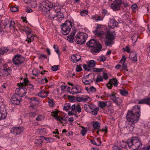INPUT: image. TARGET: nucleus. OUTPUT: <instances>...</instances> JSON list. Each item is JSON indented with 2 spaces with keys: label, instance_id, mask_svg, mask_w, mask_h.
Segmentation results:
<instances>
[{
  "label": "nucleus",
  "instance_id": "1",
  "mask_svg": "<svg viewBox=\"0 0 150 150\" xmlns=\"http://www.w3.org/2000/svg\"><path fill=\"white\" fill-rule=\"evenodd\" d=\"M140 106L136 105L132 110L128 111L126 118L127 122L126 124V128L129 131H132L134 129V123L138 121L140 116Z\"/></svg>",
  "mask_w": 150,
  "mask_h": 150
},
{
  "label": "nucleus",
  "instance_id": "2",
  "mask_svg": "<svg viewBox=\"0 0 150 150\" xmlns=\"http://www.w3.org/2000/svg\"><path fill=\"white\" fill-rule=\"evenodd\" d=\"M126 144L131 150L140 148L142 145L140 139L137 137H133L131 139H128L126 142L123 141L121 144V147L125 148L127 146Z\"/></svg>",
  "mask_w": 150,
  "mask_h": 150
},
{
  "label": "nucleus",
  "instance_id": "3",
  "mask_svg": "<svg viewBox=\"0 0 150 150\" xmlns=\"http://www.w3.org/2000/svg\"><path fill=\"white\" fill-rule=\"evenodd\" d=\"M87 45L89 47L93 48L91 51L93 54L99 52L102 48L101 45L94 39L90 40L87 43Z\"/></svg>",
  "mask_w": 150,
  "mask_h": 150
},
{
  "label": "nucleus",
  "instance_id": "4",
  "mask_svg": "<svg viewBox=\"0 0 150 150\" xmlns=\"http://www.w3.org/2000/svg\"><path fill=\"white\" fill-rule=\"evenodd\" d=\"M115 37V33L114 31H110L109 30L107 31L105 34V44L106 46H110L113 44V41Z\"/></svg>",
  "mask_w": 150,
  "mask_h": 150
},
{
  "label": "nucleus",
  "instance_id": "5",
  "mask_svg": "<svg viewBox=\"0 0 150 150\" xmlns=\"http://www.w3.org/2000/svg\"><path fill=\"white\" fill-rule=\"evenodd\" d=\"M73 23L70 21H66L61 25V32L64 35H67L70 32Z\"/></svg>",
  "mask_w": 150,
  "mask_h": 150
},
{
  "label": "nucleus",
  "instance_id": "6",
  "mask_svg": "<svg viewBox=\"0 0 150 150\" xmlns=\"http://www.w3.org/2000/svg\"><path fill=\"white\" fill-rule=\"evenodd\" d=\"M86 35L83 32L78 33L74 38L76 42L78 44H82L85 42Z\"/></svg>",
  "mask_w": 150,
  "mask_h": 150
},
{
  "label": "nucleus",
  "instance_id": "7",
  "mask_svg": "<svg viewBox=\"0 0 150 150\" xmlns=\"http://www.w3.org/2000/svg\"><path fill=\"white\" fill-rule=\"evenodd\" d=\"M53 6V5L51 2H46L43 1L39 6L40 9L44 12L49 11L51 8Z\"/></svg>",
  "mask_w": 150,
  "mask_h": 150
},
{
  "label": "nucleus",
  "instance_id": "8",
  "mask_svg": "<svg viewBox=\"0 0 150 150\" xmlns=\"http://www.w3.org/2000/svg\"><path fill=\"white\" fill-rule=\"evenodd\" d=\"M22 83H21V90L20 91V95H22L21 96V97L25 96L26 93V91H27V86H25L24 85H27L28 84V82H29L28 80L26 78L24 79Z\"/></svg>",
  "mask_w": 150,
  "mask_h": 150
},
{
  "label": "nucleus",
  "instance_id": "9",
  "mask_svg": "<svg viewBox=\"0 0 150 150\" xmlns=\"http://www.w3.org/2000/svg\"><path fill=\"white\" fill-rule=\"evenodd\" d=\"M7 106L4 105H2L0 107V120L4 119L7 115V113L10 114L11 112L13 111V109H12L11 112H7L6 110Z\"/></svg>",
  "mask_w": 150,
  "mask_h": 150
},
{
  "label": "nucleus",
  "instance_id": "10",
  "mask_svg": "<svg viewBox=\"0 0 150 150\" xmlns=\"http://www.w3.org/2000/svg\"><path fill=\"white\" fill-rule=\"evenodd\" d=\"M24 59V58L21 55H17L14 56L13 61V64L16 66H17L21 64Z\"/></svg>",
  "mask_w": 150,
  "mask_h": 150
},
{
  "label": "nucleus",
  "instance_id": "11",
  "mask_svg": "<svg viewBox=\"0 0 150 150\" xmlns=\"http://www.w3.org/2000/svg\"><path fill=\"white\" fill-rule=\"evenodd\" d=\"M122 4V0H115L111 4V7L114 11L118 10Z\"/></svg>",
  "mask_w": 150,
  "mask_h": 150
},
{
  "label": "nucleus",
  "instance_id": "12",
  "mask_svg": "<svg viewBox=\"0 0 150 150\" xmlns=\"http://www.w3.org/2000/svg\"><path fill=\"white\" fill-rule=\"evenodd\" d=\"M21 97L17 94L13 95L11 100V103L14 104L18 105L20 103Z\"/></svg>",
  "mask_w": 150,
  "mask_h": 150
},
{
  "label": "nucleus",
  "instance_id": "13",
  "mask_svg": "<svg viewBox=\"0 0 150 150\" xmlns=\"http://www.w3.org/2000/svg\"><path fill=\"white\" fill-rule=\"evenodd\" d=\"M108 96L110 97L111 99L116 103L117 106H120L122 103V100L120 98L116 97L115 95L113 94H109Z\"/></svg>",
  "mask_w": 150,
  "mask_h": 150
},
{
  "label": "nucleus",
  "instance_id": "14",
  "mask_svg": "<svg viewBox=\"0 0 150 150\" xmlns=\"http://www.w3.org/2000/svg\"><path fill=\"white\" fill-rule=\"evenodd\" d=\"M23 130L24 129L23 127H13L11 129V132L15 135H18L21 133Z\"/></svg>",
  "mask_w": 150,
  "mask_h": 150
},
{
  "label": "nucleus",
  "instance_id": "15",
  "mask_svg": "<svg viewBox=\"0 0 150 150\" xmlns=\"http://www.w3.org/2000/svg\"><path fill=\"white\" fill-rule=\"evenodd\" d=\"M129 58L133 62L135 63L137 61V54L136 52H131L129 54Z\"/></svg>",
  "mask_w": 150,
  "mask_h": 150
},
{
  "label": "nucleus",
  "instance_id": "16",
  "mask_svg": "<svg viewBox=\"0 0 150 150\" xmlns=\"http://www.w3.org/2000/svg\"><path fill=\"white\" fill-rule=\"evenodd\" d=\"M81 88L80 86H76L73 87L71 89V93L73 94L81 93Z\"/></svg>",
  "mask_w": 150,
  "mask_h": 150
},
{
  "label": "nucleus",
  "instance_id": "17",
  "mask_svg": "<svg viewBox=\"0 0 150 150\" xmlns=\"http://www.w3.org/2000/svg\"><path fill=\"white\" fill-rule=\"evenodd\" d=\"M20 30L21 32H24L26 33L27 36L29 35H30L32 33L31 29L28 27H24L22 26L20 28Z\"/></svg>",
  "mask_w": 150,
  "mask_h": 150
},
{
  "label": "nucleus",
  "instance_id": "18",
  "mask_svg": "<svg viewBox=\"0 0 150 150\" xmlns=\"http://www.w3.org/2000/svg\"><path fill=\"white\" fill-rule=\"evenodd\" d=\"M55 12L57 13V14L54 19L57 20L59 23H60L62 19L64 18V15L62 13L60 12V11Z\"/></svg>",
  "mask_w": 150,
  "mask_h": 150
},
{
  "label": "nucleus",
  "instance_id": "19",
  "mask_svg": "<svg viewBox=\"0 0 150 150\" xmlns=\"http://www.w3.org/2000/svg\"><path fill=\"white\" fill-rule=\"evenodd\" d=\"M71 59L73 62L76 63L81 60V56L78 54L73 55L71 56Z\"/></svg>",
  "mask_w": 150,
  "mask_h": 150
},
{
  "label": "nucleus",
  "instance_id": "20",
  "mask_svg": "<svg viewBox=\"0 0 150 150\" xmlns=\"http://www.w3.org/2000/svg\"><path fill=\"white\" fill-rule=\"evenodd\" d=\"M58 113V112L57 111H53L52 112V115L54 117V119L60 121V122L62 123V121L63 120V118L61 117H58L57 115Z\"/></svg>",
  "mask_w": 150,
  "mask_h": 150
},
{
  "label": "nucleus",
  "instance_id": "21",
  "mask_svg": "<svg viewBox=\"0 0 150 150\" xmlns=\"http://www.w3.org/2000/svg\"><path fill=\"white\" fill-rule=\"evenodd\" d=\"M118 25V22L114 18L111 19L110 21L109 27L110 28H113Z\"/></svg>",
  "mask_w": 150,
  "mask_h": 150
},
{
  "label": "nucleus",
  "instance_id": "22",
  "mask_svg": "<svg viewBox=\"0 0 150 150\" xmlns=\"http://www.w3.org/2000/svg\"><path fill=\"white\" fill-rule=\"evenodd\" d=\"M99 26H98L96 28V30L94 31V33L96 35L100 38H102L103 35H104V33L102 31H100L98 30Z\"/></svg>",
  "mask_w": 150,
  "mask_h": 150
},
{
  "label": "nucleus",
  "instance_id": "23",
  "mask_svg": "<svg viewBox=\"0 0 150 150\" xmlns=\"http://www.w3.org/2000/svg\"><path fill=\"white\" fill-rule=\"evenodd\" d=\"M76 32V30H74L71 32L70 35L68 36L67 39L70 42H72L73 41L74 36Z\"/></svg>",
  "mask_w": 150,
  "mask_h": 150
},
{
  "label": "nucleus",
  "instance_id": "24",
  "mask_svg": "<svg viewBox=\"0 0 150 150\" xmlns=\"http://www.w3.org/2000/svg\"><path fill=\"white\" fill-rule=\"evenodd\" d=\"M138 103L139 104L145 103L150 105V97L139 101Z\"/></svg>",
  "mask_w": 150,
  "mask_h": 150
},
{
  "label": "nucleus",
  "instance_id": "25",
  "mask_svg": "<svg viewBox=\"0 0 150 150\" xmlns=\"http://www.w3.org/2000/svg\"><path fill=\"white\" fill-rule=\"evenodd\" d=\"M49 92L48 91L42 90L38 94V96L41 97L45 98L47 96Z\"/></svg>",
  "mask_w": 150,
  "mask_h": 150
},
{
  "label": "nucleus",
  "instance_id": "26",
  "mask_svg": "<svg viewBox=\"0 0 150 150\" xmlns=\"http://www.w3.org/2000/svg\"><path fill=\"white\" fill-rule=\"evenodd\" d=\"M35 36L33 34L29 35L27 36V39L26 41L28 42V43H30L33 41L34 39Z\"/></svg>",
  "mask_w": 150,
  "mask_h": 150
},
{
  "label": "nucleus",
  "instance_id": "27",
  "mask_svg": "<svg viewBox=\"0 0 150 150\" xmlns=\"http://www.w3.org/2000/svg\"><path fill=\"white\" fill-rule=\"evenodd\" d=\"M96 141L95 140H91V142L93 144L97 146H100L101 143V141L98 138H96Z\"/></svg>",
  "mask_w": 150,
  "mask_h": 150
},
{
  "label": "nucleus",
  "instance_id": "28",
  "mask_svg": "<svg viewBox=\"0 0 150 150\" xmlns=\"http://www.w3.org/2000/svg\"><path fill=\"white\" fill-rule=\"evenodd\" d=\"M53 9V11H54V12H58L60 11L61 7L60 6H59L58 3H56L54 4Z\"/></svg>",
  "mask_w": 150,
  "mask_h": 150
},
{
  "label": "nucleus",
  "instance_id": "29",
  "mask_svg": "<svg viewBox=\"0 0 150 150\" xmlns=\"http://www.w3.org/2000/svg\"><path fill=\"white\" fill-rule=\"evenodd\" d=\"M91 100V98L87 96H83L82 102L88 103Z\"/></svg>",
  "mask_w": 150,
  "mask_h": 150
},
{
  "label": "nucleus",
  "instance_id": "30",
  "mask_svg": "<svg viewBox=\"0 0 150 150\" xmlns=\"http://www.w3.org/2000/svg\"><path fill=\"white\" fill-rule=\"evenodd\" d=\"M109 81L112 83V85L116 87L118 84V81L115 78H114L112 79H110Z\"/></svg>",
  "mask_w": 150,
  "mask_h": 150
},
{
  "label": "nucleus",
  "instance_id": "31",
  "mask_svg": "<svg viewBox=\"0 0 150 150\" xmlns=\"http://www.w3.org/2000/svg\"><path fill=\"white\" fill-rule=\"evenodd\" d=\"M8 50V49L6 47H5L0 49V55L4 54Z\"/></svg>",
  "mask_w": 150,
  "mask_h": 150
},
{
  "label": "nucleus",
  "instance_id": "32",
  "mask_svg": "<svg viewBox=\"0 0 150 150\" xmlns=\"http://www.w3.org/2000/svg\"><path fill=\"white\" fill-rule=\"evenodd\" d=\"M93 126L94 129H99L100 127V124L99 122H96L93 123Z\"/></svg>",
  "mask_w": 150,
  "mask_h": 150
},
{
  "label": "nucleus",
  "instance_id": "33",
  "mask_svg": "<svg viewBox=\"0 0 150 150\" xmlns=\"http://www.w3.org/2000/svg\"><path fill=\"white\" fill-rule=\"evenodd\" d=\"M107 102L102 101L99 102V105L101 108H103L107 106Z\"/></svg>",
  "mask_w": 150,
  "mask_h": 150
},
{
  "label": "nucleus",
  "instance_id": "34",
  "mask_svg": "<svg viewBox=\"0 0 150 150\" xmlns=\"http://www.w3.org/2000/svg\"><path fill=\"white\" fill-rule=\"evenodd\" d=\"M4 71L7 74L10 75L11 74L12 71L10 67H8L7 69H4Z\"/></svg>",
  "mask_w": 150,
  "mask_h": 150
},
{
  "label": "nucleus",
  "instance_id": "35",
  "mask_svg": "<svg viewBox=\"0 0 150 150\" xmlns=\"http://www.w3.org/2000/svg\"><path fill=\"white\" fill-rule=\"evenodd\" d=\"M120 93L121 95L123 96H126L128 93L127 91L124 89L120 90Z\"/></svg>",
  "mask_w": 150,
  "mask_h": 150
},
{
  "label": "nucleus",
  "instance_id": "36",
  "mask_svg": "<svg viewBox=\"0 0 150 150\" xmlns=\"http://www.w3.org/2000/svg\"><path fill=\"white\" fill-rule=\"evenodd\" d=\"M95 61L94 60H90L88 62V65L90 67V68L91 67H93L95 66Z\"/></svg>",
  "mask_w": 150,
  "mask_h": 150
},
{
  "label": "nucleus",
  "instance_id": "37",
  "mask_svg": "<svg viewBox=\"0 0 150 150\" xmlns=\"http://www.w3.org/2000/svg\"><path fill=\"white\" fill-rule=\"evenodd\" d=\"M42 137L47 143L52 142L54 141V139L52 138H46L44 137Z\"/></svg>",
  "mask_w": 150,
  "mask_h": 150
},
{
  "label": "nucleus",
  "instance_id": "38",
  "mask_svg": "<svg viewBox=\"0 0 150 150\" xmlns=\"http://www.w3.org/2000/svg\"><path fill=\"white\" fill-rule=\"evenodd\" d=\"M28 84L26 85H24L25 86H27V88H29L30 90L32 91L33 90V85L29 83V82H28Z\"/></svg>",
  "mask_w": 150,
  "mask_h": 150
},
{
  "label": "nucleus",
  "instance_id": "39",
  "mask_svg": "<svg viewBox=\"0 0 150 150\" xmlns=\"http://www.w3.org/2000/svg\"><path fill=\"white\" fill-rule=\"evenodd\" d=\"M47 16L49 19H51V20H54L55 18V16L54 15L52 12H51L49 15H47Z\"/></svg>",
  "mask_w": 150,
  "mask_h": 150
},
{
  "label": "nucleus",
  "instance_id": "40",
  "mask_svg": "<svg viewBox=\"0 0 150 150\" xmlns=\"http://www.w3.org/2000/svg\"><path fill=\"white\" fill-rule=\"evenodd\" d=\"M42 141L40 139H38L35 140V143L38 146H41Z\"/></svg>",
  "mask_w": 150,
  "mask_h": 150
},
{
  "label": "nucleus",
  "instance_id": "41",
  "mask_svg": "<svg viewBox=\"0 0 150 150\" xmlns=\"http://www.w3.org/2000/svg\"><path fill=\"white\" fill-rule=\"evenodd\" d=\"M99 108H97L93 109V110L91 111V114L93 115H96L98 114V111L99 110Z\"/></svg>",
  "mask_w": 150,
  "mask_h": 150
},
{
  "label": "nucleus",
  "instance_id": "42",
  "mask_svg": "<svg viewBox=\"0 0 150 150\" xmlns=\"http://www.w3.org/2000/svg\"><path fill=\"white\" fill-rule=\"evenodd\" d=\"M66 105L63 108V109L65 110H68L71 108L70 104L69 103L66 104Z\"/></svg>",
  "mask_w": 150,
  "mask_h": 150
},
{
  "label": "nucleus",
  "instance_id": "43",
  "mask_svg": "<svg viewBox=\"0 0 150 150\" xmlns=\"http://www.w3.org/2000/svg\"><path fill=\"white\" fill-rule=\"evenodd\" d=\"M103 81V78L101 76L98 75L97 76V78L96 79V83L99 82H101Z\"/></svg>",
  "mask_w": 150,
  "mask_h": 150
},
{
  "label": "nucleus",
  "instance_id": "44",
  "mask_svg": "<svg viewBox=\"0 0 150 150\" xmlns=\"http://www.w3.org/2000/svg\"><path fill=\"white\" fill-rule=\"evenodd\" d=\"M49 105L50 107H53L54 106V100L52 99L50 100L48 102Z\"/></svg>",
  "mask_w": 150,
  "mask_h": 150
},
{
  "label": "nucleus",
  "instance_id": "45",
  "mask_svg": "<svg viewBox=\"0 0 150 150\" xmlns=\"http://www.w3.org/2000/svg\"><path fill=\"white\" fill-rule=\"evenodd\" d=\"M38 81L42 84L48 82V80L46 78H45V79L42 78L40 79Z\"/></svg>",
  "mask_w": 150,
  "mask_h": 150
},
{
  "label": "nucleus",
  "instance_id": "46",
  "mask_svg": "<svg viewBox=\"0 0 150 150\" xmlns=\"http://www.w3.org/2000/svg\"><path fill=\"white\" fill-rule=\"evenodd\" d=\"M88 13V11L86 10H84L80 12V14L82 16H85Z\"/></svg>",
  "mask_w": 150,
  "mask_h": 150
},
{
  "label": "nucleus",
  "instance_id": "47",
  "mask_svg": "<svg viewBox=\"0 0 150 150\" xmlns=\"http://www.w3.org/2000/svg\"><path fill=\"white\" fill-rule=\"evenodd\" d=\"M103 68H93V70L94 72H100L103 70Z\"/></svg>",
  "mask_w": 150,
  "mask_h": 150
},
{
  "label": "nucleus",
  "instance_id": "48",
  "mask_svg": "<svg viewBox=\"0 0 150 150\" xmlns=\"http://www.w3.org/2000/svg\"><path fill=\"white\" fill-rule=\"evenodd\" d=\"M44 119V117L41 115H38L36 118V120L37 121H41Z\"/></svg>",
  "mask_w": 150,
  "mask_h": 150
},
{
  "label": "nucleus",
  "instance_id": "49",
  "mask_svg": "<svg viewBox=\"0 0 150 150\" xmlns=\"http://www.w3.org/2000/svg\"><path fill=\"white\" fill-rule=\"evenodd\" d=\"M59 66L58 65H54L52 67V69L53 71H56L59 70Z\"/></svg>",
  "mask_w": 150,
  "mask_h": 150
},
{
  "label": "nucleus",
  "instance_id": "50",
  "mask_svg": "<svg viewBox=\"0 0 150 150\" xmlns=\"http://www.w3.org/2000/svg\"><path fill=\"white\" fill-rule=\"evenodd\" d=\"M11 10L13 12H15L18 11V6H15L11 8Z\"/></svg>",
  "mask_w": 150,
  "mask_h": 150
},
{
  "label": "nucleus",
  "instance_id": "51",
  "mask_svg": "<svg viewBox=\"0 0 150 150\" xmlns=\"http://www.w3.org/2000/svg\"><path fill=\"white\" fill-rule=\"evenodd\" d=\"M29 115L31 117H35L37 115V113L35 112H30L29 113Z\"/></svg>",
  "mask_w": 150,
  "mask_h": 150
},
{
  "label": "nucleus",
  "instance_id": "52",
  "mask_svg": "<svg viewBox=\"0 0 150 150\" xmlns=\"http://www.w3.org/2000/svg\"><path fill=\"white\" fill-rule=\"evenodd\" d=\"M53 48L54 49L55 51L56 52L57 54L59 55L60 54V52L59 51L57 46L56 45H54L53 46Z\"/></svg>",
  "mask_w": 150,
  "mask_h": 150
},
{
  "label": "nucleus",
  "instance_id": "53",
  "mask_svg": "<svg viewBox=\"0 0 150 150\" xmlns=\"http://www.w3.org/2000/svg\"><path fill=\"white\" fill-rule=\"evenodd\" d=\"M18 86H19L20 87L18 88H16L15 92L16 93H18V95H20V91L21 90V83L19 84V83H18Z\"/></svg>",
  "mask_w": 150,
  "mask_h": 150
},
{
  "label": "nucleus",
  "instance_id": "54",
  "mask_svg": "<svg viewBox=\"0 0 150 150\" xmlns=\"http://www.w3.org/2000/svg\"><path fill=\"white\" fill-rule=\"evenodd\" d=\"M83 67L84 69L86 70L89 71L90 70L91 68L89 65H87L86 64H84L83 66Z\"/></svg>",
  "mask_w": 150,
  "mask_h": 150
},
{
  "label": "nucleus",
  "instance_id": "55",
  "mask_svg": "<svg viewBox=\"0 0 150 150\" xmlns=\"http://www.w3.org/2000/svg\"><path fill=\"white\" fill-rule=\"evenodd\" d=\"M37 5V2L36 1H34L31 2V6L32 8H35Z\"/></svg>",
  "mask_w": 150,
  "mask_h": 150
},
{
  "label": "nucleus",
  "instance_id": "56",
  "mask_svg": "<svg viewBox=\"0 0 150 150\" xmlns=\"http://www.w3.org/2000/svg\"><path fill=\"white\" fill-rule=\"evenodd\" d=\"M76 109L77 111L79 113L81 112V109L80 105H77L76 107Z\"/></svg>",
  "mask_w": 150,
  "mask_h": 150
},
{
  "label": "nucleus",
  "instance_id": "57",
  "mask_svg": "<svg viewBox=\"0 0 150 150\" xmlns=\"http://www.w3.org/2000/svg\"><path fill=\"white\" fill-rule=\"evenodd\" d=\"M107 128H106L105 129H100L99 130H97V133L98 134H99V132L100 131H101L103 132H104L105 133H106L107 132Z\"/></svg>",
  "mask_w": 150,
  "mask_h": 150
},
{
  "label": "nucleus",
  "instance_id": "58",
  "mask_svg": "<svg viewBox=\"0 0 150 150\" xmlns=\"http://www.w3.org/2000/svg\"><path fill=\"white\" fill-rule=\"evenodd\" d=\"M107 87L109 89H111L112 87V83L109 81V82L106 85Z\"/></svg>",
  "mask_w": 150,
  "mask_h": 150
},
{
  "label": "nucleus",
  "instance_id": "59",
  "mask_svg": "<svg viewBox=\"0 0 150 150\" xmlns=\"http://www.w3.org/2000/svg\"><path fill=\"white\" fill-rule=\"evenodd\" d=\"M87 132V130L85 129L84 127L81 130V133L82 135L84 136L85 135L86 132Z\"/></svg>",
  "mask_w": 150,
  "mask_h": 150
},
{
  "label": "nucleus",
  "instance_id": "60",
  "mask_svg": "<svg viewBox=\"0 0 150 150\" xmlns=\"http://www.w3.org/2000/svg\"><path fill=\"white\" fill-rule=\"evenodd\" d=\"M126 60V57L125 56H122V58L121 59L120 61V62L122 63H125Z\"/></svg>",
  "mask_w": 150,
  "mask_h": 150
},
{
  "label": "nucleus",
  "instance_id": "61",
  "mask_svg": "<svg viewBox=\"0 0 150 150\" xmlns=\"http://www.w3.org/2000/svg\"><path fill=\"white\" fill-rule=\"evenodd\" d=\"M137 7V6L135 4H133L131 6V8L133 11H135Z\"/></svg>",
  "mask_w": 150,
  "mask_h": 150
},
{
  "label": "nucleus",
  "instance_id": "62",
  "mask_svg": "<svg viewBox=\"0 0 150 150\" xmlns=\"http://www.w3.org/2000/svg\"><path fill=\"white\" fill-rule=\"evenodd\" d=\"M15 25V23L13 21H11L10 25V27L14 28Z\"/></svg>",
  "mask_w": 150,
  "mask_h": 150
},
{
  "label": "nucleus",
  "instance_id": "63",
  "mask_svg": "<svg viewBox=\"0 0 150 150\" xmlns=\"http://www.w3.org/2000/svg\"><path fill=\"white\" fill-rule=\"evenodd\" d=\"M138 36L137 35H134L132 37V40H135L134 41L135 42H136Z\"/></svg>",
  "mask_w": 150,
  "mask_h": 150
},
{
  "label": "nucleus",
  "instance_id": "64",
  "mask_svg": "<svg viewBox=\"0 0 150 150\" xmlns=\"http://www.w3.org/2000/svg\"><path fill=\"white\" fill-rule=\"evenodd\" d=\"M121 148L117 146H114L113 147V150H120Z\"/></svg>",
  "mask_w": 150,
  "mask_h": 150
}]
</instances>
